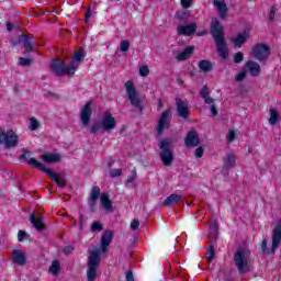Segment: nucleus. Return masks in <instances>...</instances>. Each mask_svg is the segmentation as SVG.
Masks as SVG:
<instances>
[{
  "label": "nucleus",
  "mask_w": 281,
  "mask_h": 281,
  "mask_svg": "<svg viewBox=\"0 0 281 281\" xmlns=\"http://www.w3.org/2000/svg\"><path fill=\"white\" fill-rule=\"evenodd\" d=\"M113 243V231L106 229L103 232L101 236V249H95L90 252L88 257V270H87V278L88 281H95L98 278V267H100V254H106L109 251V245Z\"/></svg>",
  "instance_id": "f257e3e1"
},
{
  "label": "nucleus",
  "mask_w": 281,
  "mask_h": 281,
  "mask_svg": "<svg viewBox=\"0 0 281 281\" xmlns=\"http://www.w3.org/2000/svg\"><path fill=\"white\" fill-rule=\"evenodd\" d=\"M223 30L224 27L221 25L218 19L215 18L211 21V34L215 42L217 54L220 58L227 60V56H229V54L227 52V40L225 38Z\"/></svg>",
  "instance_id": "f03ea898"
},
{
  "label": "nucleus",
  "mask_w": 281,
  "mask_h": 281,
  "mask_svg": "<svg viewBox=\"0 0 281 281\" xmlns=\"http://www.w3.org/2000/svg\"><path fill=\"white\" fill-rule=\"evenodd\" d=\"M233 260L240 276L251 271V251L245 247H239L233 256Z\"/></svg>",
  "instance_id": "7ed1b4c3"
},
{
  "label": "nucleus",
  "mask_w": 281,
  "mask_h": 281,
  "mask_svg": "<svg viewBox=\"0 0 281 281\" xmlns=\"http://www.w3.org/2000/svg\"><path fill=\"white\" fill-rule=\"evenodd\" d=\"M50 70L55 76L58 78L63 76H74L78 70V65L75 63H70V65H65L64 60L60 59H53L50 63Z\"/></svg>",
  "instance_id": "20e7f679"
},
{
  "label": "nucleus",
  "mask_w": 281,
  "mask_h": 281,
  "mask_svg": "<svg viewBox=\"0 0 281 281\" xmlns=\"http://www.w3.org/2000/svg\"><path fill=\"white\" fill-rule=\"evenodd\" d=\"M31 164H33V166L41 169L42 172H45V175L50 177V179H53V181H55V183H56V186H58V188H65V186H67V175L65 172L56 173V172H54V170H52L49 168H45V166H43V164L41 161L31 160Z\"/></svg>",
  "instance_id": "39448f33"
},
{
  "label": "nucleus",
  "mask_w": 281,
  "mask_h": 281,
  "mask_svg": "<svg viewBox=\"0 0 281 281\" xmlns=\"http://www.w3.org/2000/svg\"><path fill=\"white\" fill-rule=\"evenodd\" d=\"M0 144H3L7 149L16 148L19 145V135L12 130L5 132L0 128Z\"/></svg>",
  "instance_id": "423d86ee"
},
{
  "label": "nucleus",
  "mask_w": 281,
  "mask_h": 281,
  "mask_svg": "<svg viewBox=\"0 0 281 281\" xmlns=\"http://www.w3.org/2000/svg\"><path fill=\"white\" fill-rule=\"evenodd\" d=\"M11 45L13 47H16V45H22L24 49L23 54H32V52H34V36L21 34L19 38L11 40Z\"/></svg>",
  "instance_id": "0eeeda50"
},
{
  "label": "nucleus",
  "mask_w": 281,
  "mask_h": 281,
  "mask_svg": "<svg viewBox=\"0 0 281 281\" xmlns=\"http://www.w3.org/2000/svg\"><path fill=\"white\" fill-rule=\"evenodd\" d=\"M159 148H161L160 159L164 166H172L175 161V155L172 154V149H170V143L168 139L160 140Z\"/></svg>",
  "instance_id": "6e6552de"
},
{
  "label": "nucleus",
  "mask_w": 281,
  "mask_h": 281,
  "mask_svg": "<svg viewBox=\"0 0 281 281\" xmlns=\"http://www.w3.org/2000/svg\"><path fill=\"white\" fill-rule=\"evenodd\" d=\"M125 89L132 106H135V109H139L142 111V100L137 98V89H135V83H133V81L125 82Z\"/></svg>",
  "instance_id": "1a4fd4ad"
},
{
  "label": "nucleus",
  "mask_w": 281,
  "mask_h": 281,
  "mask_svg": "<svg viewBox=\"0 0 281 281\" xmlns=\"http://www.w3.org/2000/svg\"><path fill=\"white\" fill-rule=\"evenodd\" d=\"M271 54V48L267 44L259 43L255 47H252V56L256 60L262 63L267 60Z\"/></svg>",
  "instance_id": "9d476101"
},
{
  "label": "nucleus",
  "mask_w": 281,
  "mask_h": 281,
  "mask_svg": "<svg viewBox=\"0 0 281 281\" xmlns=\"http://www.w3.org/2000/svg\"><path fill=\"white\" fill-rule=\"evenodd\" d=\"M172 111L171 110H165L162 111L161 115L158 119V124L156 127V131L158 135H164L165 128H170V115Z\"/></svg>",
  "instance_id": "9b49d317"
},
{
  "label": "nucleus",
  "mask_w": 281,
  "mask_h": 281,
  "mask_svg": "<svg viewBox=\"0 0 281 281\" xmlns=\"http://www.w3.org/2000/svg\"><path fill=\"white\" fill-rule=\"evenodd\" d=\"M100 122L102 130L105 132L113 131V128L117 126V121L115 120V117H113V114H111V112H104Z\"/></svg>",
  "instance_id": "f8f14e48"
},
{
  "label": "nucleus",
  "mask_w": 281,
  "mask_h": 281,
  "mask_svg": "<svg viewBox=\"0 0 281 281\" xmlns=\"http://www.w3.org/2000/svg\"><path fill=\"white\" fill-rule=\"evenodd\" d=\"M92 101H88L80 111V121L83 126H89L91 122V115H93V110L91 109Z\"/></svg>",
  "instance_id": "ddd939ff"
},
{
  "label": "nucleus",
  "mask_w": 281,
  "mask_h": 281,
  "mask_svg": "<svg viewBox=\"0 0 281 281\" xmlns=\"http://www.w3.org/2000/svg\"><path fill=\"white\" fill-rule=\"evenodd\" d=\"M184 144L187 148H196L199 144H201V137L199 136V132L196 130H191L188 132Z\"/></svg>",
  "instance_id": "4468645a"
},
{
  "label": "nucleus",
  "mask_w": 281,
  "mask_h": 281,
  "mask_svg": "<svg viewBox=\"0 0 281 281\" xmlns=\"http://www.w3.org/2000/svg\"><path fill=\"white\" fill-rule=\"evenodd\" d=\"M176 106L179 117H182V120H188V117H190V108H188L186 101H182L180 98H176Z\"/></svg>",
  "instance_id": "2eb2a0df"
},
{
  "label": "nucleus",
  "mask_w": 281,
  "mask_h": 281,
  "mask_svg": "<svg viewBox=\"0 0 281 281\" xmlns=\"http://www.w3.org/2000/svg\"><path fill=\"white\" fill-rule=\"evenodd\" d=\"M29 221L36 232H45V217H43V215L36 217L34 213H32Z\"/></svg>",
  "instance_id": "dca6fc26"
},
{
  "label": "nucleus",
  "mask_w": 281,
  "mask_h": 281,
  "mask_svg": "<svg viewBox=\"0 0 281 281\" xmlns=\"http://www.w3.org/2000/svg\"><path fill=\"white\" fill-rule=\"evenodd\" d=\"M12 262L14 265H18L19 267H25L27 265V257L25 256V252L14 249L12 251Z\"/></svg>",
  "instance_id": "f3484780"
},
{
  "label": "nucleus",
  "mask_w": 281,
  "mask_h": 281,
  "mask_svg": "<svg viewBox=\"0 0 281 281\" xmlns=\"http://www.w3.org/2000/svg\"><path fill=\"white\" fill-rule=\"evenodd\" d=\"M177 32L182 36H192V34H196V23H192L189 25H179L177 27Z\"/></svg>",
  "instance_id": "a211bd4d"
},
{
  "label": "nucleus",
  "mask_w": 281,
  "mask_h": 281,
  "mask_svg": "<svg viewBox=\"0 0 281 281\" xmlns=\"http://www.w3.org/2000/svg\"><path fill=\"white\" fill-rule=\"evenodd\" d=\"M213 5L218 10L220 19L227 18V12H229V9L227 8L225 0H214Z\"/></svg>",
  "instance_id": "6ab92c4d"
},
{
  "label": "nucleus",
  "mask_w": 281,
  "mask_h": 281,
  "mask_svg": "<svg viewBox=\"0 0 281 281\" xmlns=\"http://www.w3.org/2000/svg\"><path fill=\"white\" fill-rule=\"evenodd\" d=\"M182 199H183V195L173 193V194L167 196L162 201V205H165V207H172V205L179 203V201H181Z\"/></svg>",
  "instance_id": "aec40b11"
},
{
  "label": "nucleus",
  "mask_w": 281,
  "mask_h": 281,
  "mask_svg": "<svg viewBox=\"0 0 281 281\" xmlns=\"http://www.w3.org/2000/svg\"><path fill=\"white\" fill-rule=\"evenodd\" d=\"M101 201V207L105 210L106 212H113V201H111V198L106 193H102L100 195Z\"/></svg>",
  "instance_id": "412c9836"
},
{
  "label": "nucleus",
  "mask_w": 281,
  "mask_h": 281,
  "mask_svg": "<svg viewBox=\"0 0 281 281\" xmlns=\"http://www.w3.org/2000/svg\"><path fill=\"white\" fill-rule=\"evenodd\" d=\"M194 54V46H188L187 48L183 49V52L179 53L177 55V60L180 63H183V60H188L190 56Z\"/></svg>",
  "instance_id": "4be33fe9"
},
{
  "label": "nucleus",
  "mask_w": 281,
  "mask_h": 281,
  "mask_svg": "<svg viewBox=\"0 0 281 281\" xmlns=\"http://www.w3.org/2000/svg\"><path fill=\"white\" fill-rule=\"evenodd\" d=\"M246 67L249 69L250 76H252L254 78L260 76V64L259 63L249 60L246 63Z\"/></svg>",
  "instance_id": "5701e85b"
},
{
  "label": "nucleus",
  "mask_w": 281,
  "mask_h": 281,
  "mask_svg": "<svg viewBox=\"0 0 281 281\" xmlns=\"http://www.w3.org/2000/svg\"><path fill=\"white\" fill-rule=\"evenodd\" d=\"M236 166V156L234 154H226L224 159L223 170H232Z\"/></svg>",
  "instance_id": "b1692460"
},
{
  "label": "nucleus",
  "mask_w": 281,
  "mask_h": 281,
  "mask_svg": "<svg viewBox=\"0 0 281 281\" xmlns=\"http://www.w3.org/2000/svg\"><path fill=\"white\" fill-rule=\"evenodd\" d=\"M31 154L32 153L29 149L23 148L22 154L20 155L19 159H20V161H24V162L29 164V166H33V168H36V165L32 164V161H38V160H36L34 158H30Z\"/></svg>",
  "instance_id": "393cba45"
},
{
  "label": "nucleus",
  "mask_w": 281,
  "mask_h": 281,
  "mask_svg": "<svg viewBox=\"0 0 281 281\" xmlns=\"http://www.w3.org/2000/svg\"><path fill=\"white\" fill-rule=\"evenodd\" d=\"M247 38H249V33L245 31L244 33L237 34L236 38L233 41L235 47H243L245 43H247Z\"/></svg>",
  "instance_id": "a878e982"
},
{
  "label": "nucleus",
  "mask_w": 281,
  "mask_h": 281,
  "mask_svg": "<svg viewBox=\"0 0 281 281\" xmlns=\"http://www.w3.org/2000/svg\"><path fill=\"white\" fill-rule=\"evenodd\" d=\"M43 159L46 164H59L61 156L60 154L46 153Z\"/></svg>",
  "instance_id": "bb28decb"
},
{
  "label": "nucleus",
  "mask_w": 281,
  "mask_h": 281,
  "mask_svg": "<svg viewBox=\"0 0 281 281\" xmlns=\"http://www.w3.org/2000/svg\"><path fill=\"white\" fill-rule=\"evenodd\" d=\"M198 67L199 69H201V71H204V74H209V71H212V69H214V65L207 59L200 60Z\"/></svg>",
  "instance_id": "cd10ccee"
},
{
  "label": "nucleus",
  "mask_w": 281,
  "mask_h": 281,
  "mask_svg": "<svg viewBox=\"0 0 281 281\" xmlns=\"http://www.w3.org/2000/svg\"><path fill=\"white\" fill-rule=\"evenodd\" d=\"M278 120H280V114L278 110L271 109L269 124H271V126H276V124H278Z\"/></svg>",
  "instance_id": "c85d7f7f"
},
{
  "label": "nucleus",
  "mask_w": 281,
  "mask_h": 281,
  "mask_svg": "<svg viewBox=\"0 0 281 281\" xmlns=\"http://www.w3.org/2000/svg\"><path fill=\"white\" fill-rule=\"evenodd\" d=\"M210 234L211 236H213V240L214 243H216V240H218V223L217 222H213L210 225Z\"/></svg>",
  "instance_id": "c756f323"
},
{
  "label": "nucleus",
  "mask_w": 281,
  "mask_h": 281,
  "mask_svg": "<svg viewBox=\"0 0 281 281\" xmlns=\"http://www.w3.org/2000/svg\"><path fill=\"white\" fill-rule=\"evenodd\" d=\"M48 271L49 273H53V276H58V273H60V262L58 260H54Z\"/></svg>",
  "instance_id": "7c9ffc66"
},
{
  "label": "nucleus",
  "mask_w": 281,
  "mask_h": 281,
  "mask_svg": "<svg viewBox=\"0 0 281 281\" xmlns=\"http://www.w3.org/2000/svg\"><path fill=\"white\" fill-rule=\"evenodd\" d=\"M32 63H34V58L32 57H20L18 65H20V67H30Z\"/></svg>",
  "instance_id": "2f4dec72"
},
{
  "label": "nucleus",
  "mask_w": 281,
  "mask_h": 281,
  "mask_svg": "<svg viewBox=\"0 0 281 281\" xmlns=\"http://www.w3.org/2000/svg\"><path fill=\"white\" fill-rule=\"evenodd\" d=\"M100 196V187H93L90 192L89 201H98Z\"/></svg>",
  "instance_id": "473e14b6"
},
{
  "label": "nucleus",
  "mask_w": 281,
  "mask_h": 281,
  "mask_svg": "<svg viewBox=\"0 0 281 281\" xmlns=\"http://www.w3.org/2000/svg\"><path fill=\"white\" fill-rule=\"evenodd\" d=\"M128 49H131V42L128 40H123L116 52H123L124 54H126Z\"/></svg>",
  "instance_id": "72a5a7b5"
},
{
  "label": "nucleus",
  "mask_w": 281,
  "mask_h": 281,
  "mask_svg": "<svg viewBox=\"0 0 281 281\" xmlns=\"http://www.w3.org/2000/svg\"><path fill=\"white\" fill-rule=\"evenodd\" d=\"M85 50H78L77 53H75L74 59L71 63H74L75 65H78L77 63H81L85 60Z\"/></svg>",
  "instance_id": "f704fd0d"
},
{
  "label": "nucleus",
  "mask_w": 281,
  "mask_h": 281,
  "mask_svg": "<svg viewBox=\"0 0 281 281\" xmlns=\"http://www.w3.org/2000/svg\"><path fill=\"white\" fill-rule=\"evenodd\" d=\"M215 254H216V250L214 249V244H211L209 249L206 250V259L209 262L214 261Z\"/></svg>",
  "instance_id": "c9c22d12"
},
{
  "label": "nucleus",
  "mask_w": 281,
  "mask_h": 281,
  "mask_svg": "<svg viewBox=\"0 0 281 281\" xmlns=\"http://www.w3.org/2000/svg\"><path fill=\"white\" fill-rule=\"evenodd\" d=\"M29 128H30V131H38V128H41V123H38V120H36V117L32 116L30 119Z\"/></svg>",
  "instance_id": "e433bc0d"
},
{
  "label": "nucleus",
  "mask_w": 281,
  "mask_h": 281,
  "mask_svg": "<svg viewBox=\"0 0 281 281\" xmlns=\"http://www.w3.org/2000/svg\"><path fill=\"white\" fill-rule=\"evenodd\" d=\"M176 19H178V21H188L190 13H188V11H179L176 13Z\"/></svg>",
  "instance_id": "4c0bfd02"
},
{
  "label": "nucleus",
  "mask_w": 281,
  "mask_h": 281,
  "mask_svg": "<svg viewBox=\"0 0 281 281\" xmlns=\"http://www.w3.org/2000/svg\"><path fill=\"white\" fill-rule=\"evenodd\" d=\"M104 229V225L101 222H93L90 232H102Z\"/></svg>",
  "instance_id": "58836bf2"
},
{
  "label": "nucleus",
  "mask_w": 281,
  "mask_h": 281,
  "mask_svg": "<svg viewBox=\"0 0 281 281\" xmlns=\"http://www.w3.org/2000/svg\"><path fill=\"white\" fill-rule=\"evenodd\" d=\"M100 128H102V123L99 121V122L94 123V124L90 127V133H91V135H95V133H98V131H100Z\"/></svg>",
  "instance_id": "ea45409f"
},
{
  "label": "nucleus",
  "mask_w": 281,
  "mask_h": 281,
  "mask_svg": "<svg viewBox=\"0 0 281 281\" xmlns=\"http://www.w3.org/2000/svg\"><path fill=\"white\" fill-rule=\"evenodd\" d=\"M244 59H245V55L243 54V52H237V53L234 55V63H235L236 65H239V63H241Z\"/></svg>",
  "instance_id": "a19ab883"
},
{
  "label": "nucleus",
  "mask_w": 281,
  "mask_h": 281,
  "mask_svg": "<svg viewBox=\"0 0 281 281\" xmlns=\"http://www.w3.org/2000/svg\"><path fill=\"white\" fill-rule=\"evenodd\" d=\"M137 229H139V220L134 218L131 223V231L137 232Z\"/></svg>",
  "instance_id": "79ce46f5"
},
{
  "label": "nucleus",
  "mask_w": 281,
  "mask_h": 281,
  "mask_svg": "<svg viewBox=\"0 0 281 281\" xmlns=\"http://www.w3.org/2000/svg\"><path fill=\"white\" fill-rule=\"evenodd\" d=\"M110 177H112V179H115V177H122V169L110 170Z\"/></svg>",
  "instance_id": "37998d69"
},
{
  "label": "nucleus",
  "mask_w": 281,
  "mask_h": 281,
  "mask_svg": "<svg viewBox=\"0 0 281 281\" xmlns=\"http://www.w3.org/2000/svg\"><path fill=\"white\" fill-rule=\"evenodd\" d=\"M150 74V69H148V66H142L139 68V76L146 77Z\"/></svg>",
  "instance_id": "c03bdc74"
},
{
  "label": "nucleus",
  "mask_w": 281,
  "mask_h": 281,
  "mask_svg": "<svg viewBox=\"0 0 281 281\" xmlns=\"http://www.w3.org/2000/svg\"><path fill=\"white\" fill-rule=\"evenodd\" d=\"M245 78H247V72L245 70H243L236 76L235 80H236V82H243V80H245Z\"/></svg>",
  "instance_id": "a18cd8bd"
},
{
  "label": "nucleus",
  "mask_w": 281,
  "mask_h": 281,
  "mask_svg": "<svg viewBox=\"0 0 281 281\" xmlns=\"http://www.w3.org/2000/svg\"><path fill=\"white\" fill-rule=\"evenodd\" d=\"M201 98L204 100L210 97V91H207V86H204L200 91Z\"/></svg>",
  "instance_id": "49530a36"
},
{
  "label": "nucleus",
  "mask_w": 281,
  "mask_h": 281,
  "mask_svg": "<svg viewBox=\"0 0 281 281\" xmlns=\"http://www.w3.org/2000/svg\"><path fill=\"white\" fill-rule=\"evenodd\" d=\"M205 153V149H203V147H198L195 149V153H194V156L198 158V159H201V157H203V154Z\"/></svg>",
  "instance_id": "de8ad7c7"
},
{
  "label": "nucleus",
  "mask_w": 281,
  "mask_h": 281,
  "mask_svg": "<svg viewBox=\"0 0 281 281\" xmlns=\"http://www.w3.org/2000/svg\"><path fill=\"white\" fill-rule=\"evenodd\" d=\"M26 236H27V233H25L24 231H19V233H18L19 243H23L25 240Z\"/></svg>",
  "instance_id": "09e8293b"
},
{
  "label": "nucleus",
  "mask_w": 281,
  "mask_h": 281,
  "mask_svg": "<svg viewBox=\"0 0 281 281\" xmlns=\"http://www.w3.org/2000/svg\"><path fill=\"white\" fill-rule=\"evenodd\" d=\"M193 0H181V5L184 8V10H188L192 5Z\"/></svg>",
  "instance_id": "8fccbe9b"
},
{
  "label": "nucleus",
  "mask_w": 281,
  "mask_h": 281,
  "mask_svg": "<svg viewBox=\"0 0 281 281\" xmlns=\"http://www.w3.org/2000/svg\"><path fill=\"white\" fill-rule=\"evenodd\" d=\"M236 139V132L234 130L228 131V142H234Z\"/></svg>",
  "instance_id": "3c124183"
},
{
  "label": "nucleus",
  "mask_w": 281,
  "mask_h": 281,
  "mask_svg": "<svg viewBox=\"0 0 281 281\" xmlns=\"http://www.w3.org/2000/svg\"><path fill=\"white\" fill-rule=\"evenodd\" d=\"M90 201V212L93 214L95 212V205L98 200H89Z\"/></svg>",
  "instance_id": "603ef678"
},
{
  "label": "nucleus",
  "mask_w": 281,
  "mask_h": 281,
  "mask_svg": "<svg viewBox=\"0 0 281 281\" xmlns=\"http://www.w3.org/2000/svg\"><path fill=\"white\" fill-rule=\"evenodd\" d=\"M210 111H211L213 117H216V115H218V110H216V105L212 104L210 108Z\"/></svg>",
  "instance_id": "864d4df0"
},
{
  "label": "nucleus",
  "mask_w": 281,
  "mask_h": 281,
  "mask_svg": "<svg viewBox=\"0 0 281 281\" xmlns=\"http://www.w3.org/2000/svg\"><path fill=\"white\" fill-rule=\"evenodd\" d=\"M126 280L127 281H135V277L133 276V271L128 270L126 272Z\"/></svg>",
  "instance_id": "5fc2aeb1"
},
{
  "label": "nucleus",
  "mask_w": 281,
  "mask_h": 281,
  "mask_svg": "<svg viewBox=\"0 0 281 281\" xmlns=\"http://www.w3.org/2000/svg\"><path fill=\"white\" fill-rule=\"evenodd\" d=\"M91 7H88L86 10V23H89V18L91 16Z\"/></svg>",
  "instance_id": "6e6d98bb"
},
{
  "label": "nucleus",
  "mask_w": 281,
  "mask_h": 281,
  "mask_svg": "<svg viewBox=\"0 0 281 281\" xmlns=\"http://www.w3.org/2000/svg\"><path fill=\"white\" fill-rule=\"evenodd\" d=\"M274 19H276V8L272 7L270 9V21H271V23H273Z\"/></svg>",
  "instance_id": "4d7b16f0"
},
{
  "label": "nucleus",
  "mask_w": 281,
  "mask_h": 281,
  "mask_svg": "<svg viewBox=\"0 0 281 281\" xmlns=\"http://www.w3.org/2000/svg\"><path fill=\"white\" fill-rule=\"evenodd\" d=\"M83 223H85V215L80 214V216H79V229H81V232L83 229V227H82Z\"/></svg>",
  "instance_id": "13d9d810"
},
{
  "label": "nucleus",
  "mask_w": 281,
  "mask_h": 281,
  "mask_svg": "<svg viewBox=\"0 0 281 281\" xmlns=\"http://www.w3.org/2000/svg\"><path fill=\"white\" fill-rule=\"evenodd\" d=\"M71 251H74V246H66L64 248V254H66V255L71 254Z\"/></svg>",
  "instance_id": "bf43d9fd"
},
{
  "label": "nucleus",
  "mask_w": 281,
  "mask_h": 281,
  "mask_svg": "<svg viewBox=\"0 0 281 281\" xmlns=\"http://www.w3.org/2000/svg\"><path fill=\"white\" fill-rule=\"evenodd\" d=\"M46 98H48V95H50L52 98H54L55 100H58V98H60V94L58 93H54V92H48L47 94H45Z\"/></svg>",
  "instance_id": "052dcab7"
},
{
  "label": "nucleus",
  "mask_w": 281,
  "mask_h": 281,
  "mask_svg": "<svg viewBox=\"0 0 281 281\" xmlns=\"http://www.w3.org/2000/svg\"><path fill=\"white\" fill-rule=\"evenodd\" d=\"M204 102H205V104H213L214 99H212V97H206V98H204Z\"/></svg>",
  "instance_id": "680f3d73"
},
{
  "label": "nucleus",
  "mask_w": 281,
  "mask_h": 281,
  "mask_svg": "<svg viewBox=\"0 0 281 281\" xmlns=\"http://www.w3.org/2000/svg\"><path fill=\"white\" fill-rule=\"evenodd\" d=\"M7 30H8V32H12L14 30V24L8 22L7 23Z\"/></svg>",
  "instance_id": "e2e57ef3"
},
{
  "label": "nucleus",
  "mask_w": 281,
  "mask_h": 281,
  "mask_svg": "<svg viewBox=\"0 0 281 281\" xmlns=\"http://www.w3.org/2000/svg\"><path fill=\"white\" fill-rule=\"evenodd\" d=\"M137 178L135 176H131L127 178V180L125 181V183H133V181H135Z\"/></svg>",
  "instance_id": "0e129e2a"
},
{
  "label": "nucleus",
  "mask_w": 281,
  "mask_h": 281,
  "mask_svg": "<svg viewBox=\"0 0 281 281\" xmlns=\"http://www.w3.org/2000/svg\"><path fill=\"white\" fill-rule=\"evenodd\" d=\"M132 177H136L137 178V170L136 169L132 170Z\"/></svg>",
  "instance_id": "69168bd1"
},
{
  "label": "nucleus",
  "mask_w": 281,
  "mask_h": 281,
  "mask_svg": "<svg viewBox=\"0 0 281 281\" xmlns=\"http://www.w3.org/2000/svg\"><path fill=\"white\" fill-rule=\"evenodd\" d=\"M158 104H159V106H161V99L158 100Z\"/></svg>",
  "instance_id": "338daca9"
},
{
  "label": "nucleus",
  "mask_w": 281,
  "mask_h": 281,
  "mask_svg": "<svg viewBox=\"0 0 281 281\" xmlns=\"http://www.w3.org/2000/svg\"><path fill=\"white\" fill-rule=\"evenodd\" d=\"M224 280L229 281V277H224Z\"/></svg>",
  "instance_id": "774afa93"
}]
</instances>
